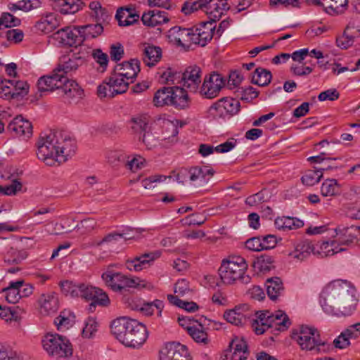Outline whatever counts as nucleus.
<instances>
[{"instance_id":"c85d7f7f","label":"nucleus","mask_w":360,"mask_h":360,"mask_svg":"<svg viewBox=\"0 0 360 360\" xmlns=\"http://www.w3.org/2000/svg\"><path fill=\"white\" fill-rule=\"evenodd\" d=\"M83 3L79 0H53V8L62 14H75L82 9Z\"/></svg>"},{"instance_id":"cd10ccee","label":"nucleus","mask_w":360,"mask_h":360,"mask_svg":"<svg viewBox=\"0 0 360 360\" xmlns=\"http://www.w3.org/2000/svg\"><path fill=\"white\" fill-rule=\"evenodd\" d=\"M142 59L148 67H153L162 58V49L159 46L144 44L141 47Z\"/></svg>"},{"instance_id":"a19ab883","label":"nucleus","mask_w":360,"mask_h":360,"mask_svg":"<svg viewBox=\"0 0 360 360\" xmlns=\"http://www.w3.org/2000/svg\"><path fill=\"white\" fill-rule=\"evenodd\" d=\"M13 84H9L10 96L8 99L18 98L23 97L28 93L29 85L25 81H14L11 80Z\"/></svg>"},{"instance_id":"4468645a","label":"nucleus","mask_w":360,"mask_h":360,"mask_svg":"<svg viewBox=\"0 0 360 360\" xmlns=\"http://www.w3.org/2000/svg\"><path fill=\"white\" fill-rule=\"evenodd\" d=\"M160 360H192L187 347L180 343L169 342L160 349Z\"/></svg>"},{"instance_id":"f704fd0d","label":"nucleus","mask_w":360,"mask_h":360,"mask_svg":"<svg viewBox=\"0 0 360 360\" xmlns=\"http://www.w3.org/2000/svg\"><path fill=\"white\" fill-rule=\"evenodd\" d=\"M23 281L11 282L8 288L3 290L6 293L5 297L8 302L15 304L22 297L21 288L23 287Z\"/></svg>"},{"instance_id":"5701e85b","label":"nucleus","mask_w":360,"mask_h":360,"mask_svg":"<svg viewBox=\"0 0 360 360\" xmlns=\"http://www.w3.org/2000/svg\"><path fill=\"white\" fill-rule=\"evenodd\" d=\"M159 257L158 253L150 252L135 257L126 262V266L129 271H139L149 267L151 263Z\"/></svg>"},{"instance_id":"4c0bfd02","label":"nucleus","mask_w":360,"mask_h":360,"mask_svg":"<svg viewBox=\"0 0 360 360\" xmlns=\"http://www.w3.org/2000/svg\"><path fill=\"white\" fill-rule=\"evenodd\" d=\"M271 313L268 311L261 312L257 319L253 320L252 327L257 335L263 334L267 329L271 328Z\"/></svg>"},{"instance_id":"37998d69","label":"nucleus","mask_w":360,"mask_h":360,"mask_svg":"<svg viewBox=\"0 0 360 360\" xmlns=\"http://www.w3.org/2000/svg\"><path fill=\"white\" fill-rule=\"evenodd\" d=\"M148 118L146 115L134 117L130 120L131 128L134 133L141 136L149 129Z\"/></svg>"},{"instance_id":"6e6d98bb","label":"nucleus","mask_w":360,"mask_h":360,"mask_svg":"<svg viewBox=\"0 0 360 360\" xmlns=\"http://www.w3.org/2000/svg\"><path fill=\"white\" fill-rule=\"evenodd\" d=\"M191 36L193 37V44L205 46L212 39L214 35L208 32L196 31V29L192 28Z\"/></svg>"},{"instance_id":"338daca9","label":"nucleus","mask_w":360,"mask_h":360,"mask_svg":"<svg viewBox=\"0 0 360 360\" xmlns=\"http://www.w3.org/2000/svg\"><path fill=\"white\" fill-rule=\"evenodd\" d=\"M192 292V290L189 286V283L185 280L181 279L178 281L174 286V293L176 294V296L179 298V297H184L186 295L191 294Z\"/></svg>"},{"instance_id":"0e129e2a","label":"nucleus","mask_w":360,"mask_h":360,"mask_svg":"<svg viewBox=\"0 0 360 360\" xmlns=\"http://www.w3.org/2000/svg\"><path fill=\"white\" fill-rule=\"evenodd\" d=\"M204 2H206V0L186 1L184 4L181 8V11L185 15H189L193 11H198V9H202L204 11Z\"/></svg>"},{"instance_id":"a211bd4d","label":"nucleus","mask_w":360,"mask_h":360,"mask_svg":"<svg viewBox=\"0 0 360 360\" xmlns=\"http://www.w3.org/2000/svg\"><path fill=\"white\" fill-rule=\"evenodd\" d=\"M202 70L197 65L188 67L182 73L181 82L184 88L191 92H197L201 83Z\"/></svg>"},{"instance_id":"6ab92c4d","label":"nucleus","mask_w":360,"mask_h":360,"mask_svg":"<svg viewBox=\"0 0 360 360\" xmlns=\"http://www.w3.org/2000/svg\"><path fill=\"white\" fill-rule=\"evenodd\" d=\"M192 28H181L174 27L168 32V39L170 43L179 46L188 47L193 43Z\"/></svg>"},{"instance_id":"79ce46f5","label":"nucleus","mask_w":360,"mask_h":360,"mask_svg":"<svg viewBox=\"0 0 360 360\" xmlns=\"http://www.w3.org/2000/svg\"><path fill=\"white\" fill-rule=\"evenodd\" d=\"M340 185L335 179L325 180L321 187V193L324 197H332L340 195Z\"/></svg>"},{"instance_id":"2eb2a0df","label":"nucleus","mask_w":360,"mask_h":360,"mask_svg":"<svg viewBox=\"0 0 360 360\" xmlns=\"http://www.w3.org/2000/svg\"><path fill=\"white\" fill-rule=\"evenodd\" d=\"M335 240L339 247L349 245L360 235V227L339 226L334 229Z\"/></svg>"},{"instance_id":"473e14b6","label":"nucleus","mask_w":360,"mask_h":360,"mask_svg":"<svg viewBox=\"0 0 360 360\" xmlns=\"http://www.w3.org/2000/svg\"><path fill=\"white\" fill-rule=\"evenodd\" d=\"M316 255L321 257L334 255L336 253L345 251L346 248L344 247H339L335 242V239L329 241H323L321 244L316 245Z\"/></svg>"},{"instance_id":"4d7b16f0","label":"nucleus","mask_w":360,"mask_h":360,"mask_svg":"<svg viewBox=\"0 0 360 360\" xmlns=\"http://www.w3.org/2000/svg\"><path fill=\"white\" fill-rule=\"evenodd\" d=\"M164 307V304L162 300H155L151 302L144 303L141 307V311L147 316H150L153 314L154 308L158 310V315L161 316L162 311Z\"/></svg>"},{"instance_id":"4be33fe9","label":"nucleus","mask_w":360,"mask_h":360,"mask_svg":"<svg viewBox=\"0 0 360 360\" xmlns=\"http://www.w3.org/2000/svg\"><path fill=\"white\" fill-rule=\"evenodd\" d=\"M204 11L212 21L220 19L224 13L229 9L226 0H206Z\"/></svg>"},{"instance_id":"a18cd8bd","label":"nucleus","mask_w":360,"mask_h":360,"mask_svg":"<svg viewBox=\"0 0 360 360\" xmlns=\"http://www.w3.org/2000/svg\"><path fill=\"white\" fill-rule=\"evenodd\" d=\"M271 78L272 75L269 70L258 68L255 71V74L252 78V82L259 86H264L271 82Z\"/></svg>"},{"instance_id":"864d4df0","label":"nucleus","mask_w":360,"mask_h":360,"mask_svg":"<svg viewBox=\"0 0 360 360\" xmlns=\"http://www.w3.org/2000/svg\"><path fill=\"white\" fill-rule=\"evenodd\" d=\"M326 4L328 6V13L330 15L339 14L345 10L348 0H327Z\"/></svg>"},{"instance_id":"2f4dec72","label":"nucleus","mask_w":360,"mask_h":360,"mask_svg":"<svg viewBox=\"0 0 360 360\" xmlns=\"http://www.w3.org/2000/svg\"><path fill=\"white\" fill-rule=\"evenodd\" d=\"M275 226L277 229L281 231H290L296 230L304 226V221L290 217H277L274 221Z\"/></svg>"},{"instance_id":"c9c22d12","label":"nucleus","mask_w":360,"mask_h":360,"mask_svg":"<svg viewBox=\"0 0 360 360\" xmlns=\"http://www.w3.org/2000/svg\"><path fill=\"white\" fill-rule=\"evenodd\" d=\"M266 293L269 297L276 301L283 291L282 281L278 277H274L266 280Z\"/></svg>"},{"instance_id":"ddd939ff","label":"nucleus","mask_w":360,"mask_h":360,"mask_svg":"<svg viewBox=\"0 0 360 360\" xmlns=\"http://www.w3.org/2000/svg\"><path fill=\"white\" fill-rule=\"evenodd\" d=\"M240 108L238 100L225 97L217 101L210 108V111L215 116L224 117L227 115H234L237 114Z\"/></svg>"},{"instance_id":"13d9d810","label":"nucleus","mask_w":360,"mask_h":360,"mask_svg":"<svg viewBox=\"0 0 360 360\" xmlns=\"http://www.w3.org/2000/svg\"><path fill=\"white\" fill-rule=\"evenodd\" d=\"M98 322L94 317H89L84 323V327L82 330V336L86 338H92L98 329Z\"/></svg>"},{"instance_id":"1a4fd4ad","label":"nucleus","mask_w":360,"mask_h":360,"mask_svg":"<svg viewBox=\"0 0 360 360\" xmlns=\"http://www.w3.org/2000/svg\"><path fill=\"white\" fill-rule=\"evenodd\" d=\"M214 171L207 166L194 167L190 169L181 170L176 176V180L184 184L188 178L191 181L196 183L199 186L207 184L214 175Z\"/></svg>"},{"instance_id":"b1692460","label":"nucleus","mask_w":360,"mask_h":360,"mask_svg":"<svg viewBox=\"0 0 360 360\" xmlns=\"http://www.w3.org/2000/svg\"><path fill=\"white\" fill-rule=\"evenodd\" d=\"M207 319L201 317L199 321H195L197 324H193L192 326H186V331L193 340L199 344L204 345L210 342L207 333L204 326L206 325Z\"/></svg>"},{"instance_id":"680f3d73","label":"nucleus","mask_w":360,"mask_h":360,"mask_svg":"<svg viewBox=\"0 0 360 360\" xmlns=\"http://www.w3.org/2000/svg\"><path fill=\"white\" fill-rule=\"evenodd\" d=\"M127 158L124 162V166L127 169L133 172H136L138 169L142 168L146 163V160L141 155H136L132 159L128 160Z\"/></svg>"},{"instance_id":"603ef678","label":"nucleus","mask_w":360,"mask_h":360,"mask_svg":"<svg viewBox=\"0 0 360 360\" xmlns=\"http://www.w3.org/2000/svg\"><path fill=\"white\" fill-rule=\"evenodd\" d=\"M271 328L278 326L283 329L288 328L291 322L288 316L282 311H278L275 314L271 313Z\"/></svg>"},{"instance_id":"58836bf2","label":"nucleus","mask_w":360,"mask_h":360,"mask_svg":"<svg viewBox=\"0 0 360 360\" xmlns=\"http://www.w3.org/2000/svg\"><path fill=\"white\" fill-rule=\"evenodd\" d=\"M173 91V87H162L158 90L153 97L154 105L157 107L170 105Z\"/></svg>"},{"instance_id":"5fc2aeb1","label":"nucleus","mask_w":360,"mask_h":360,"mask_svg":"<svg viewBox=\"0 0 360 360\" xmlns=\"http://www.w3.org/2000/svg\"><path fill=\"white\" fill-rule=\"evenodd\" d=\"M322 179L321 171L308 170L302 176V182L307 186H312L318 184Z\"/></svg>"},{"instance_id":"9b49d317","label":"nucleus","mask_w":360,"mask_h":360,"mask_svg":"<svg viewBox=\"0 0 360 360\" xmlns=\"http://www.w3.org/2000/svg\"><path fill=\"white\" fill-rule=\"evenodd\" d=\"M56 138L58 140L56 147L58 151L56 158L58 162L60 164L66 162L75 154L77 143L75 139L63 131H56Z\"/></svg>"},{"instance_id":"aec40b11","label":"nucleus","mask_w":360,"mask_h":360,"mask_svg":"<svg viewBox=\"0 0 360 360\" xmlns=\"http://www.w3.org/2000/svg\"><path fill=\"white\" fill-rule=\"evenodd\" d=\"M114 70L119 77H124L131 82H134L140 72V61L137 59H131L117 64Z\"/></svg>"},{"instance_id":"f3484780","label":"nucleus","mask_w":360,"mask_h":360,"mask_svg":"<svg viewBox=\"0 0 360 360\" xmlns=\"http://www.w3.org/2000/svg\"><path fill=\"white\" fill-rule=\"evenodd\" d=\"M81 294L79 297L84 298L87 301H92L91 305H101L105 306L109 303V299L107 294L100 288L87 285L82 283L81 288Z\"/></svg>"},{"instance_id":"7ed1b4c3","label":"nucleus","mask_w":360,"mask_h":360,"mask_svg":"<svg viewBox=\"0 0 360 360\" xmlns=\"http://www.w3.org/2000/svg\"><path fill=\"white\" fill-rule=\"evenodd\" d=\"M111 332L122 344L134 349L140 348L148 336L145 325L127 317H120L112 321Z\"/></svg>"},{"instance_id":"49530a36","label":"nucleus","mask_w":360,"mask_h":360,"mask_svg":"<svg viewBox=\"0 0 360 360\" xmlns=\"http://www.w3.org/2000/svg\"><path fill=\"white\" fill-rule=\"evenodd\" d=\"M78 27L81 35L84 37V40L89 37L95 38L100 35L103 31V27L100 23L94 25L89 24L83 26H78Z\"/></svg>"},{"instance_id":"a878e982","label":"nucleus","mask_w":360,"mask_h":360,"mask_svg":"<svg viewBox=\"0 0 360 360\" xmlns=\"http://www.w3.org/2000/svg\"><path fill=\"white\" fill-rule=\"evenodd\" d=\"M120 26H129L139 21V13L134 7L120 8L115 15Z\"/></svg>"},{"instance_id":"dca6fc26","label":"nucleus","mask_w":360,"mask_h":360,"mask_svg":"<svg viewBox=\"0 0 360 360\" xmlns=\"http://www.w3.org/2000/svg\"><path fill=\"white\" fill-rule=\"evenodd\" d=\"M252 316V311L248 304H243L224 314V319L231 324L244 326L250 321Z\"/></svg>"},{"instance_id":"393cba45","label":"nucleus","mask_w":360,"mask_h":360,"mask_svg":"<svg viewBox=\"0 0 360 360\" xmlns=\"http://www.w3.org/2000/svg\"><path fill=\"white\" fill-rule=\"evenodd\" d=\"M8 130L16 135L30 138L32 135V123L25 120L22 115L15 117L8 125Z\"/></svg>"},{"instance_id":"ea45409f","label":"nucleus","mask_w":360,"mask_h":360,"mask_svg":"<svg viewBox=\"0 0 360 360\" xmlns=\"http://www.w3.org/2000/svg\"><path fill=\"white\" fill-rule=\"evenodd\" d=\"M131 238H128L124 233H120L118 232H111L105 235L101 240L96 243L97 246H102L103 245H108L114 246L117 244H124L126 241Z\"/></svg>"},{"instance_id":"20e7f679","label":"nucleus","mask_w":360,"mask_h":360,"mask_svg":"<svg viewBox=\"0 0 360 360\" xmlns=\"http://www.w3.org/2000/svg\"><path fill=\"white\" fill-rule=\"evenodd\" d=\"M248 267L243 257L230 256L222 261L219 274L224 283L232 284L238 281L241 283L248 284L251 281V277L245 274Z\"/></svg>"},{"instance_id":"72a5a7b5","label":"nucleus","mask_w":360,"mask_h":360,"mask_svg":"<svg viewBox=\"0 0 360 360\" xmlns=\"http://www.w3.org/2000/svg\"><path fill=\"white\" fill-rule=\"evenodd\" d=\"M173 95L170 105L177 109H185L189 106V98L184 88L173 86Z\"/></svg>"},{"instance_id":"f8f14e48","label":"nucleus","mask_w":360,"mask_h":360,"mask_svg":"<svg viewBox=\"0 0 360 360\" xmlns=\"http://www.w3.org/2000/svg\"><path fill=\"white\" fill-rule=\"evenodd\" d=\"M225 82L226 79L220 74L215 72L210 74L205 77L199 93L205 98H214L225 86Z\"/></svg>"},{"instance_id":"8fccbe9b","label":"nucleus","mask_w":360,"mask_h":360,"mask_svg":"<svg viewBox=\"0 0 360 360\" xmlns=\"http://www.w3.org/2000/svg\"><path fill=\"white\" fill-rule=\"evenodd\" d=\"M60 288L65 295L77 297L82 292V283H75L72 281H65L60 283Z\"/></svg>"},{"instance_id":"052dcab7","label":"nucleus","mask_w":360,"mask_h":360,"mask_svg":"<svg viewBox=\"0 0 360 360\" xmlns=\"http://www.w3.org/2000/svg\"><path fill=\"white\" fill-rule=\"evenodd\" d=\"M106 158L110 165L116 166L119 163L124 164L126 159L129 158V157L122 151L110 150L108 152Z\"/></svg>"},{"instance_id":"69168bd1","label":"nucleus","mask_w":360,"mask_h":360,"mask_svg":"<svg viewBox=\"0 0 360 360\" xmlns=\"http://www.w3.org/2000/svg\"><path fill=\"white\" fill-rule=\"evenodd\" d=\"M139 140L144 143L149 150L155 148L159 144L158 139L148 129L140 136Z\"/></svg>"},{"instance_id":"39448f33","label":"nucleus","mask_w":360,"mask_h":360,"mask_svg":"<svg viewBox=\"0 0 360 360\" xmlns=\"http://www.w3.org/2000/svg\"><path fill=\"white\" fill-rule=\"evenodd\" d=\"M293 338L302 350L313 354L328 353L333 349V345L320 338L317 329L307 326H302L299 330L293 333Z\"/></svg>"},{"instance_id":"6e6552de","label":"nucleus","mask_w":360,"mask_h":360,"mask_svg":"<svg viewBox=\"0 0 360 360\" xmlns=\"http://www.w3.org/2000/svg\"><path fill=\"white\" fill-rule=\"evenodd\" d=\"M102 279L114 291H122L139 285V278H129L120 272H115L110 266L102 274Z\"/></svg>"},{"instance_id":"3c124183","label":"nucleus","mask_w":360,"mask_h":360,"mask_svg":"<svg viewBox=\"0 0 360 360\" xmlns=\"http://www.w3.org/2000/svg\"><path fill=\"white\" fill-rule=\"evenodd\" d=\"M169 302L175 306L185 309L188 312H194L198 309V304L194 302H187L180 300L177 296L172 295H167Z\"/></svg>"},{"instance_id":"f03ea898","label":"nucleus","mask_w":360,"mask_h":360,"mask_svg":"<svg viewBox=\"0 0 360 360\" xmlns=\"http://www.w3.org/2000/svg\"><path fill=\"white\" fill-rule=\"evenodd\" d=\"M355 294V288L349 282L334 281L322 290L320 304L328 314L350 316L356 310L358 302Z\"/></svg>"},{"instance_id":"423d86ee","label":"nucleus","mask_w":360,"mask_h":360,"mask_svg":"<svg viewBox=\"0 0 360 360\" xmlns=\"http://www.w3.org/2000/svg\"><path fill=\"white\" fill-rule=\"evenodd\" d=\"M41 343L48 355L54 359L68 358L72 355V345L65 336L48 333L43 338Z\"/></svg>"},{"instance_id":"c03bdc74","label":"nucleus","mask_w":360,"mask_h":360,"mask_svg":"<svg viewBox=\"0 0 360 360\" xmlns=\"http://www.w3.org/2000/svg\"><path fill=\"white\" fill-rule=\"evenodd\" d=\"M274 259L268 255H262L253 262L252 266L259 272H266L274 267Z\"/></svg>"},{"instance_id":"e2e57ef3","label":"nucleus","mask_w":360,"mask_h":360,"mask_svg":"<svg viewBox=\"0 0 360 360\" xmlns=\"http://www.w3.org/2000/svg\"><path fill=\"white\" fill-rule=\"evenodd\" d=\"M178 121H176V123L171 121H167L165 122V128L166 132L170 133L171 134H165L164 136V139H168L169 142L174 143L177 141L176 136L179 134V129L177 127Z\"/></svg>"},{"instance_id":"774afa93","label":"nucleus","mask_w":360,"mask_h":360,"mask_svg":"<svg viewBox=\"0 0 360 360\" xmlns=\"http://www.w3.org/2000/svg\"><path fill=\"white\" fill-rule=\"evenodd\" d=\"M182 73L174 72L171 68H168L162 73L161 77L167 84H175L181 80Z\"/></svg>"},{"instance_id":"9d476101","label":"nucleus","mask_w":360,"mask_h":360,"mask_svg":"<svg viewBox=\"0 0 360 360\" xmlns=\"http://www.w3.org/2000/svg\"><path fill=\"white\" fill-rule=\"evenodd\" d=\"M53 40L59 46H75L82 44L84 37L80 34L78 26L62 28L52 35Z\"/></svg>"},{"instance_id":"e433bc0d","label":"nucleus","mask_w":360,"mask_h":360,"mask_svg":"<svg viewBox=\"0 0 360 360\" xmlns=\"http://www.w3.org/2000/svg\"><path fill=\"white\" fill-rule=\"evenodd\" d=\"M108 81L112 86V93L115 95L125 93L129 88V84L131 83L124 77H119L117 72L115 70L109 77Z\"/></svg>"},{"instance_id":"412c9836","label":"nucleus","mask_w":360,"mask_h":360,"mask_svg":"<svg viewBox=\"0 0 360 360\" xmlns=\"http://www.w3.org/2000/svg\"><path fill=\"white\" fill-rule=\"evenodd\" d=\"M249 355L247 342L243 339L236 338L229 345L226 354L227 360H246Z\"/></svg>"},{"instance_id":"bb28decb","label":"nucleus","mask_w":360,"mask_h":360,"mask_svg":"<svg viewBox=\"0 0 360 360\" xmlns=\"http://www.w3.org/2000/svg\"><path fill=\"white\" fill-rule=\"evenodd\" d=\"M41 313L44 315L54 314L58 309V298L55 292L42 294L39 299Z\"/></svg>"},{"instance_id":"c756f323","label":"nucleus","mask_w":360,"mask_h":360,"mask_svg":"<svg viewBox=\"0 0 360 360\" xmlns=\"http://www.w3.org/2000/svg\"><path fill=\"white\" fill-rule=\"evenodd\" d=\"M59 26V21L53 13H46L41 15L40 19L35 23L34 27L37 31L49 33Z\"/></svg>"},{"instance_id":"09e8293b","label":"nucleus","mask_w":360,"mask_h":360,"mask_svg":"<svg viewBox=\"0 0 360 360\" xmlns=\"http://www.w3.org/2000/svg\"><path fill=\"white\" fill-rule=\"evenodd\" d=\"M26 251L18 250L13 247L7 251L4 256V261L8 264H19L27 257Z\"/></svg>"},{"instance_id":"7c9ffc66","label":"nucleus","mask_w":360,"mask_h":360,"mask_svg":"<svg viewBox=\"0 0 360 360\" xmlns=\"http://www.w3.org/2000/svg\"><path fill=\"white\" fill-rule=\"evenodd\" d=\"M141 21L144 25L155 27L168 22L169 18L165 11L154 9L144 13L141 16Z\"/></svg>"},{"instance_id":"de8ad7c7","label":"nucleus","mask_w":360,"mask_h":360,"mask_svg":"<svg viewBox=\"0 0 360 360\" xmlns=\"http://www.w3.org/2000/svg\"><path fill=\"white\" fill-rule=\"evenodd\" d=\"M295 257L297 259H304L311 253L316 255V248L313 243L309 241H304L296 247Z\"/></svg>"},{"instance_id":"0eeeda50","label":"nucleus","mask_w":360,"mask_h":360,"mask_svg":"<svg viewBox=\"0 0 360 360\" xmlns=\"http://www.w3.org/2000/svg\"><path fill=\"white\" fill-rule=\"evenodd\" d=\"M57 143L56 131L42 134L39 139L37 155L47 165L53 166L56 162H58Z\"/></svg>"},{"instance_id":"bf43d9fd","label":"nucleus","mask_w":360,"mask_h":360,"mask_svg":"<svg viewBox=\"0 0 360 360\" xmlns=\"http://www.w3.org/2000/svg\"><path fill=\"white\" fill-rule=\"evenodd\" d=\"M298 0H269V6L272 9L299 8Z\"/></svg>"},{"instance_id":"f257e3e1","label":"nucleus","mask_w":360,"mask_h":360,"mask_svg":"<svg viewBox=\"0 0 360 360\" xmlns=\"http://www.w3.org/2000/svg\"><path fill=\"white\" fill-rule=\"evenodd\" d=\"M85 63V58L79 52L60 58L58 66L50 75L40 77L37 82L41 93L60 90L68 100H79L82 98L84 91L75 80H70L65 75L76 71Z\"/></svg>"}]
</instances>
